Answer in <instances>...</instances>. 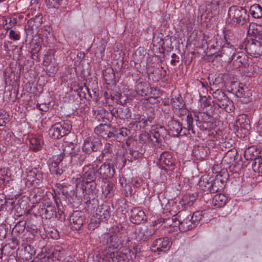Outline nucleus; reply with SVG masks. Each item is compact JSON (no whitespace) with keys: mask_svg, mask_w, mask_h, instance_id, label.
I'll list each match as a JSON object with an SVG mask.
<instances>
[{"mask_svg":"<svg viewBox=\"0 0 262 262\" xmlns=\"http://www.w3.org/2000/svg\"><path fill=\"white\" fill-rule=\"evenodd\" d=\"M76 190L77 192H82L83 197L84 204L88 210L93 211L98 205L97 199V190L95 181L86 183L79 182L77 183Z\"/></svg>","mask_w":262,"mask_h":262,"instance_id":"1","label":"nucleus"},{"mask_svg":"<svg viewBox=\"0 0 262 262\" xmlns=\"http://www.w3.org/2000/svg\"><path fill=\"white\" fill-rule=\"evenodd\" d=\"M249 17L246 9L241 6L233 5L228 9L226 24L234 27L242 26L248 21Z\"/></svg>","mask_w":262,"mask_h":262,"instance_id":"2","label":"nucleus"},{"mask_svg":"<svg viewBox=\"0 0 262 262\" xmlns=\"http://www.w3.org/2000/svg\"><path fill=\"white\" fill-rule=\"evenodd\" d=\"M191 214L186 211H179L176 215L167 220V224L169 226H177L179 225V229L182 232H185L195 226L192 222Z\"/></svg>","mask_w":262,"mask_h":262,"instance_id":"3","label":"nucleus"},{"mask_svg":"<svg viewBox=\"0 0 262 262\" xmlns=\"http://www.w3.org/2000/svg\"><path fill=\"white\" fill-rule=\"evenodd\" d=\"M239 47L241 49H244L246 53L252 57L259 56L262 54V35L257 34L247 39Z\"/></svg>","mask_w":262,"mask_h":262,"instance_id":"4","label":"nucleus"},{"mask_svg":"<svg viewBox=\"0 0 262 262\" xmlns=\"http://www.w3.org/2000/svg\"><path fill=\"white\" fill-rule=\"evenodd\" d=\"M26 173V178L24 180L26 186L30 187L33 186L34 187H41L46 184V179L43 176L41 169L39 167L27 169Z\"/></svg>","mask_w":262,"mask_h":262,"instance_id":"5","label":"nucleus"},{"mask_svg":"<svg viewBox=\"0 0 262 262\" xmlns=\"http://www.w3.org/2000/svg\"><path fill=\"white\" fill-rule=\"evenodd\" d=\"M213 103L214 105L225 110L227 113L234 111V107L233 102L229 100L226 95L221 90H216L213 93Z\"/></svg>","mask_w":262,"mask_h":262,"instance_id":"6","label":"nucleus"},{"mask_svg":"<svg viewBox=\"0 0 262 262\" xmlns=\"http://www.w3.org/2000/svg\"><path fill=\"white\" fill-rule=\"evenodd\" d=\"M72 129L70 121L56 123L49 130L50 136L54 139H58L69 133Z\"/></svg>","mask_w":262,"mask_h":262,"instance_id":"7","label":"nucleus"},{"mask_svg":"<svg viewBox=\"0 0 262 262\" xmlns=\"http://www.w3.org/2000/svg\"><path fill=\"white\" fill-rule=\"evenodd\" d=\"M123 249L121 255H124V258L128 261L136 257L137 254L141 252L140 246L136 243H132L129 238H127L123 245Z\"/></svg>","mask_w":262,"mask_h":262,"instance_id":"8","label":"nucleus"},{"mask_svg":"<svg viewBox=\"0 0 262 262\" xmlns=\"http://www.w3.org/2000/svg\"><path fill=\"white\" fill-rule=\"evenodd\" d=\"M57 185L59 191L66 199H68L71 204L75 203L76 200H79L78 194L80 193V192H77V191L75 192L73 185L65 183H58Z\"/></svg>","mask_w":262,"mask_h":262,"instance_id":"9","label":"nucleus"},{"mask_svg":"<svg viewBox=\"0 0 262 262\" xmlns=\"http://www.w3.org/2000/svg\"><path fill=\"white\" fill-rule=\"evenodd\" d=\"M118 235L106 233L103 235L102 242L108 249H120L123 247L124 243L122 242Z\"/></svg>","mask_w":262,"mask_h":262,"instance_id":"10","label":"nucleus"},{"mask_svg":"<svg viewBox=\"0 0 262 262\" xmlns=\"http://www.w3.org/2000/svg\"><path fill=\"white\" fill-rule=\"evenodd\" d=\"M97 165L96 163L86 164L83 167V179L81 182L86 183L95 181L96 174L98 173Z\"/></svg>","mask_w":262,"mask_h":262,"instance_id":"11","label":"nucleus"},{"mask_svg":"<svg viewBox=\"0 0 262 262\" xmlns=\"http://www.w3.org/2000/svg\"><path fill=\"white\" fill-rule=\"evenodd\" d=\"M196 125L201 130H207L211 127L212 117L207 113L199 112L195 115Z\"/></svg>","mask_w":262,"mask_h":262,"instance_id":"12","label":"nucleus"},{"mask_svg":"<svg viewBox=\"0 0 262 262\" xmlns=\"http://www.w3.org/2000/svg\"><path fill=\"white\" fill-rule=\"evenodd\" d=\"M85 221V216L81 211H75L70 216V222L71 228L75 230H80L82 229L84 222Z\"/></svg>","mask_w":262,"mask_h":262,"instance_id":"13","label":"nucleus"},{"mask_svg":"<svg viewBox=\"0 0 262 262\" xmlns=\"http://www.w3.org/2000/svg\"><path fill=\"white\" fill-rule=\"evenodd\" d=\"M66 158L64 153L61 152L59 155H54L50 159V169L51 171L57 174H61L62 171L59 169L60 167L63 166V161Z\"/></svg>","mask_w":262,"mask_h":262,"instance_id":"14","label":"nucleus"},{"mask_svg":"<svg viewBox=\"0 0 262 262\" xmlns=\"http://www.w3.org/2000/svg\"><path fill=\"white\" fill-rule=\"evenodd\" d=\"M159 163L162 165L161 168L166 171H171L174 169V160L171 154L168 152H163L159 158Z\"/></svg>","mask_w":262,"mask_h":262,"instance_id":"15","label":"nucleus"},{"mask_svg":"<svg viewBox=\"0 0 262 262\" xmlns=\"http://www.w3.org/2000/svg\"><path fill=\"white\" fill-rule=\"evenodd\" d=\"M166 130L164 127L160 126L155 129H151L150 132L145 133L142 135V138H145V140H147L149 142L154 143L158 142L160 139V137H163L166 133Z\"/></svg>","mask_w":262,"mask_h":262,"instance_id":"16","label":"nucleus"},{"mask_svg":"<svg viewBox=\"0 0 262 262\" xmlns=\"http://www.w3.org/2000/svg\"><path fill=\"white\" fill-rule=\"evenodd\" d=\"M136 91L142 96L152 97L156 95V89L145 82H138L136 85Z\"/></svg>","mask_w":262,"mask_h":262,"instance_id":"17","label":"nucleus"},{"mask_svg":"<svg viewBox=\"0 0 262 262\" xmlns=\"http://www.w3.org/2000/svg\"><path fill=\"white\" fill-rule=\"evenodd\" d=\"M156 232L155 227L150 225L145 228L137 229L135 231L136 239L138 241H147Z\"/></svg>","mask_w":262,"mask_h":262,"instance_id":"18","label":"nucleus"},{"mask_svg":"<svg viewBox=\"0 0 262 262\" xmlns=\"http://www.w3.org/2000/svg\"><path fill=\"white\" fill-rule=\"evenodd\" d=\"M168 128L169 134L173 136L177 137L178 135L184 136L186 135V129L183 128L182 124L174 120L171 119L168 122Z\"/></svg>","mask_w":262,"mask_h":262,"instance_id":"19","label":"nucleus"},{"mask_svg":"<svg viewBox=\"0 0 262 262\" xmlns=\"http://www.w3.org/2000/svg\"><path fill=\"white\" fill-rule=\"evenodd\" d=\"M99 144L98 139L94 137H89L84 140L82 150L85 153L90 154L93 151H97Z\"/></svg>","mask_w":262,"mask_h":262,"instance_id":"20","label":"nucleus"},{"mask_svg":"<svg viewBox=\"0 0 262 262\" xmlns=\"http://www.w3.org/2000/svg\"><path fill=\"white\" fill-rule=\"evenodd\" d=\"M39 213L42 218L50 219L57 217L56 209L54 206L44 204L39 209Z\"/></svg>","mask_w":262,"mask_h":262,"instance_id":"21","label":"nucleus"},{"mask_svg":"<svg viewBox=\"0 0 262 262\" xmlns=\"http://www.w3.org/2000/svg\"><path fill=\"white\" fill-rule=\"evenodd\" d=\"M234 49L232 47H224L221 51L211 55L214 59L222 57L224 60L232 61L233 55L235 54Z\"/></svg>","mask_w":262,"mask_h":262,"instance_id":"22","label":"nucleus"},{"mask_svg":"<svg viewBox=\"0 0 262 262\" xmlns=\"http://www.w3.org/2000/svg\"><path fill=\"white\" fill-rule=\"evenodd\" d=\"M171 243L167 237H161L156 239L152 245L155 248L154 251L159 252H166L170 248Z\"/></svg>","mask_w":262,"mask_h":262,"instance_id":"23","label":"nucleus"},{"mask_svg":"<svg viewBox=\"0 0 262 262\" xmlns=\"http://www.w3.org/2000/svg\"><path fill=\"white\" fill-rule=\"evenodd\" d=\"M146 220L144 211L139 207L133 208L130 212V221L135 224H140Z\"/></svg>","mask_w":262,"mask_h":262,"instance_id":"24","label":"nucleus"},{"mask_svg":"<svg viewBox=\"0 0 262 262\" xmlns=\"http://www.w3.org/2000/svg\"><path fill=\"white\" fill-rule=\"evenodd\" d=\"M95 214L102 221L107 220L111 216L112 212L111 207L106 204H103L97 206Z\"/></svg>","mask_w":262,"mask_h":262,"instance_id":"25","label":"nucleus"},{"mask_svg":"<svg viewBox=\"0 0 262 262\" xmlns=\"http://www.w3.org/2000/svg\"><path fill=\"white\" fill-rule=\"evenodd\" d=\"M98 173L100 178L103 179L111 178L113 177L115 170L112 165L110 163H104L98 169Z\"/></svg>","mask_w":262,"mask_h":262,"instance_id":"26","label":"nucleus"},{"mask_svg":"<svg viewBox=\"0 0 262 262\" xmlns=\"http://www.w3.org/2000/svg\"><path fill=\"white\" fill-rule=\"evenodd\" d=\"M233 66L235 68H238L241 66L246 67L248 62V57L247 55L243 52L235 53L233 55L232 60Z\"/></svg>","mask_w":262,"mask_h":262,"instance_id":"27","label":"nucleus"},{"mask_svg":"<svg viewBox=\"0 0 262 262\" xmlns=\"http://www.w3.org/2000/svg\"><path fill=\"white\" fill-rule=\"evenodd\" d=\"M211 2H206L200 6L199 11L201 14V19H206L208 17H212V12L217 10V8H214Z\"/></svg>","mask_w":262,"mask_h":262,"instance_id":"28","label":"nucleus"},{"mask_svg":"<svg viewBox=\"0 0 262 262\" xmlns=\"http://www.w3.org/2000/svg\"><path fill=\"white\" fill-rule=\"evenodd\" d=\"M35 254V250L34 247L27 244L24 245L23 249H21L19 251L20 256L26 261L30 260Z\"/></svg>","mask_w":262,"mask_h":262,"instance_id":"29","label":"nucleus"},{"mask_svg":"<svg viewBox=\"0 0 262 262\" xmlns=\"http://www.w3.org/2000/svg\"><path fill=\"white\" fill-rule=\"evenodd\" d=\"M196 200V196L193 194L187 193L184 195L179 202V207L181 206L182 210L192 206Z\"/></svg>","mask_w":262,"mask_h":262,"instance_id":"30","label":"nucleus"},{"mask_svg":"<svg viewBox=\"0 0 262 262\" xmlns=\"http://www.w3.org/2000/svg\"><path fill=\"white\" fill-rule=\"evenodd\" d=\"M237 126L245 130V134L250 129V120L247 115L242 114L238 116L236 120Z\"/></svg>","mask_w":262,"mask_h":262,"instance_id":"31","label":"nucleus"},{"mask_svg":"<svg viewBox=\"0 0 262 262\" xmlns=\"http://www.w3.org/2000/svg\"><path fill=\"white\" fill-rule=\"evenodd\" d=\"M236 95L241 99L242 102L247 103L252 99V92L247 88H239L236 92Z\"/></svg>","mask_w":262,"mask_h":262,"instance_id":"32","label":"nucleus"},{"mask_svg":"<svg viewBox=\"0 0 262 262\" xmlns=\"http://www.w3.org/2000/svg\"><path fill=\"white\" fill-rule=\"evenodd\" d=\"M163 68L148 67L147 69L149 79L157 81L162 77Z\"/></svg>","mask_w":262,"mask_h":262,"instance_id":"33","label":"nucleus"},{"mask_svg":"<svg viewBox=\"0 0 262 262\" xmlns=\"http://www.w3.org/2000/svg\"><path fill=\"white\" fill-rule=\"evenodd\" d=\"M236 154V151L234 150H229L223 157L221 164L227 165L229 168L235 162Z\"/></svg>","mask_w":262,"mask_h":262,"instance_id":"34","label":"nucleus"},{"mask_svg":"<svg viewBox=\"0 0 262 262\" xmlns=\"http://www.w3.org/2000/svg\"><path fill=\"white\" fill-rule=\"evenodd\" d=\"M200 189L203 191H209L211 189L212 183L211 179L208 176L201 177L198 184Z\"/></svg>","mask_w":262,"mask_h":262,"instance_id":"35","label":"nucleus"},{"mask_svg":"<svg viewBox=\"0 0 262 262\" xmlns=\"http://www.w3.org/2000/svg\"><path fill=\"white\" fill-rule=\"evenodd\" d=\"M227 201L226 196L222 193L215 194L212 200V204L214 206L217 208H220L224 206Z\"/></svg>","mask_w":262,"mask_h":262,"instance_id":"36","label":"nucleus"},{"mask_svg":"<svg viewBox=\"0 0 262 262\" xmlns=\"http://www.w3.org/2000/svg\"><path fill=\"white\" fill-rule=\"evenodd\" d=\"M259 154V151L255 147L252 146L248 147L245 150L244 157L246 160H251L253 162L259 157L258 156Z\"/></svg>","mask_w":262,"mask_h":262,"instance_id":"37","label":"nucleus"},{"mask_svg":"<svg viewBox=\"0 0 262 262\" xmlns=\"http://www.w3.org/2000/svg\"><path fill=\"white\" fill-rule=\"evenodd\" d=\"M30 148L37 151L41 149L43 145L42 139L37 137H32L30 138Z\"/></svg>","mask_w":262,"mask_h":262,"instance_id":"38","label":"nucleus"},{"mask_svg":"<svg viewBox=\"0 0 262 262\" xmlns=\"http://www.w3.org/2000/svg\"><path fill=\"white\" fill-rule=\"evenodd\" d=\"M114 184L113 183L108 181L105 183L102 191V193L105 198L109 199L112 198L114 195Z\"/></svg>","mask_w":262,"mask_h":262,"instance_id":"39","label":"nucleus"},{"mask_svg":"<svg viewBox=\"0 0 262 262\" xmlns=\"http://www.w3.org/2000/svg\"><path fill=\"white\" fill-rule=\"evenodd\" d=\"M250 12L252 16L255 18L262 17V7L259 4H255L250 7Z\"/></svg>","mask_w":262,"mask_h":262,"instance_id":"40","label":"nucleus"},{"mask_svg":"<svg viewBox=\"0 0 262 262\" xmlns=\"http://www.w3.org/2000/svg\"><path fill=\"white\" fill-rule=\"evenodd\" d=\"M131 117V113L128 108L124 107H119V110L117 112L116 118L121 119H127Z\"/></svg>","mask_w":262,"mask_h":262,"instance_id":"41","label":"nucleus"},{"mask_svg":"<svg viewBox=\"0 0 262 262\" xmlns=\"http://www.w3.org/2000/svg\"><path fill=\"white\" fill-rule=\"evenodd\" d=\"M103 77L105 81L107 84H110L115 80V76L114 70L112 68H107L103 72Z\"/></svg>","mask_w":262,"mask_h":262,"instance_id":"42","label":"nucleus"},{"mask_svg":"<svg viewBox=\"0 0 262 262\" xmlns=\"http://www.w3.org/2000/svg\"><path fill=\"white\" fill-rule=\"evenodd\" d=\"M151 119L146 118L144 116H141L138 118L136 119L135 121L133 122L134 125H137L139 124L140 128H144L148 125V123L151 122Z\"/></svg>","mask_w":262,"mask_h":262,"instance_id":"43","label":"nucleus"},{"mask_svg":"<svg viewBox=\"0 0 262 262\" xmlns=\"http://www.w3.org/2000/svg\"><path fill=\"white\" fill-rule=\"evenodd\" d=\"M28 23L32 24V27H39L42 23V15L40 13H37L34 17L30 18Z\"/></svg>","mask_w":262,"mask_h":262,"instance_id":"44","label":"nucleus"},{"mask_svg":"<svg viewBox=\"0 0 262 262\" xmlns=\"http://www.w3.org/2000/svg\"><path fill=\"white\" fill-rule=\"evenodd\" d=\"M245 70V73L248 77H251L254 73H256L258 69V67L252 63L248 62Z\"/></svg>","mask_w":262,"mask_h":262,"instance_id":"45","label":"nucleus"},{"mask_svg":"<svg viewBox=\"0 0 262 262\" xmlns=\"http://www.w3.org/2000/svg\"><path fill=\"white\" fill-rule=\"evenodd\" d=\"M252 167L254 171L262 173V156L258 157L252 162Z\"/></svg>","mask_w":262,"mask_h":262,"instance_id":"46","label":"nucleus"},{"mask_svg":"<svg viewBox=\"0 0 262 262\" xmlns=\"http://www.w3.org/2000/svg\"><path fill=\"white\" fill-rule=\"evenodd\" d=\"M6 83L15 81V73L11 68H7L4 72Z\"/></svg>","mask_w":262,"mask_h":262,"instance_id":"47","label":"nucleus"},{"mask_svg":"<svg viewBox=\"0 0 262 262\" xmlns=\"http://www.w3.org/2000/svg\"><path fill=\"white\" fill-rule=\"evenodd\" d=\"M171 103L173 107L177 110H180L183 107L184 104L181 96L172 98L171 100Z\"/></svg>","mask_w":262,"mask_h":262,"instance_id":"48","label":"nucleus"},{"mask_svg":"<svg viewBox=\"0 0 262 262\" xmlns=\"http://www.w3.org/2000/svg\"><path fill=\"white\" fill-rule=\"evenodd\" d=\"M186 122H187V127H183V128H185L186 129V135L187 134H189V132L191 131L192 133L193 134H195V132L193 130V119L192 116V115L190 113H189L187 115L186 117Z\"/></svg>","mask_w":262,"mask_h":262,"instance_id":"49","label":"nucleus"},{"mask_svg":"<svg viewBox=\"0 0 262 262\" xmlns=\"http://www.w3.org/2000/svg\"><path fill=\"white\" fill-rule=\"evenodd\" d=\"M101 222H103L96 214H95L90 220V222L88 225V228L90 230H94L98 227Z\"/></svg>","mask_w":262,"mask_h":262,"instance_id":"50","label":"nucleus"},{"mask_svg":"<svg viewBox=\"0 0 262 262\" xmlns=\"http://www.w3.org/2000/svg\"><path fill=\"white\" fill-rule=\"evenodd\" d=\"M110 256L112 262H128L124 258V255L115 253L114 252L111 253Z\"/></svg>","mask_w":262,"mask_h":262,"instance_id":"51","label":"nucleus"},{"mask_svg":"<svg viewBox=\"0 0 262 262\" xmlns=\"http://www.w3.org/2000/svg\"><path fill=\"white\" fill-rule=\"evenodd\" d=\"M64 250L62 248L59 246H57L54 248V251L52 252L53 256L58 260H60L63 257Z\"/></svg>","mask_w":262,"mask_h":262,"instance_id":"52","label":"nucleus"},{"mask_svg":"<svg viewBox=\"0 0 262 262\" xmlns=\"http://www.w3.org/2000/svg\"><path fill=\"white\" fill-rule=\"evenodd\" d=\"M202 212L201 211H196L194 212L192 215L191 214V219L195 227L199 224V222L202 220Z\"/></svg>","mask_w":262,"mask_h":262,"instance_id":"53","label":"nucleus"},{"mask_svg":"<svg viewBox=\"0 0 262 262\" xmlns=\"http://www.w3.org/2000/svg\"><path fill=\"white\" fill-rule=\"evenodd\" d=\"M8 228L4 224H1L0 225V239L3 240L6 237L8 232Z\"/></svg>","mask_w":262,"mask_h":262,"instance_id":"54","label":"nucleus"},{"mask_svg":"<svg viewBox=\"0 0 262 262\" xmlns=\"http://www.w3.org/2000/svg\"><path fill=\"white\" fill-rule=\"evenodd\" d=\"M40 50V47H39V45L38 43H36L35 47L32 49L31 51V56L32 59L34 60H38V53Z\"/></svg>","mask_w":262,"mask_h":262,"instance_id":"55","label":"nucleus"},{"mask_svg":"<svg viewBox=\"0 0 262 262\" xmlns=\"http://www.w3.org/2000/svg\"><path fill=\"white\" fill-rule=\"evenodd\" d=\"M108 126L106 124H100L99 126H97L95 128V132L101 136H103V132L105 131L106 128H108Z\"/></svg>","mask_w":262,"mask_h":262,"instance_id":"56","label":"nucleus"},{"mask_svg":"<svg viewBox=\"0 0 262 262\" xmlns=\"http://www.w3.org/2000/svg\"><path fill=\"white\" fill-rule=\"evenodd\" d=\"M7 178V169L6 168L0 169V184L4 183Z\"/></svg>","mask_w":262,"mask_h":262,"instance_id":"57","label":"nucleus"},{"mask_svg":"<svg viewBox=\"0 0 262 262\" xmlns=\"http://www.w3.org/2000/svg\"><path fill=\"white\" fill-rule=\"evenodd\" d=\"M106 48V43H101V45L97 47L96 50V53L98 54L99 52L101 57H102L104 54V51Z\"/></svg>","mask_w":262,"mask_h":262,"instance_id":"58","label":"nucleus"},{"mask_svg":"<svg viewBox=\"0 0 262 262\" xmlns=\"http://www.w3.org/2000/svg\"><path fill=\"white\" fill-rule=\"evenodd\" d=\"M53 56L48 52L45 55L43 64L45 66H48L52 59Z\"/></svg>","mask_w":262,"mask_h":262,"instance_id":"59","label":"nucleus"},{"mask_svg":"<svg viewBox=\"0 0 262 262\" xmlns=\"http://www.w3.org/2000/svg\"><path fill=\"white\" fill-rule=\"evenodd\" d=\"M7 120V115L2 111H0V126H3Z\"/></svg>","mask_w":262,"mask_h":262,"instance_id":"60","label":"nucleus"},{"mask_svg":"<svg viewBox=\"0 0 262 262\" xmlns=\"http://www.w3.org/2000/svg\"><path fill=\"white\" fill-rule=\"evenodd\" d=\"M116 132L117 133V135L126 137L128 135L129 130L126 128H121L118 131H116Z\"/></svg>","mask_w":262,"mask_h":262,"instance_id":"61","label":"nucleus"},{"mask_svg":"<svg viewBox=\"0 0 262 262\" xmlns=\"http://www.w3.org/2000/svg\"><path fill=\"white\" fill-rule=\"evenodd\" d=\"M9 37L14 40H17L20 39V35L14 30H10L9 32Z\"/></svg>","mask_w":262,"mask_h":262,"instance_id":"62","label":"nucleus"},{"mask_svg":"<svg viewBox=\"0 0 262 262\" xmlns=\"http://www.w3.org/2000/svg\"><path fill=\"white\" fill-rule=\"evenodd\" d=\"M211 183H212V186H211V189H209V191L212 192H215L219 190V188L216 186V184L219 183V181L217 180L213 181V180H211Z\"/></svg>","mask_w":262,"mask_h":262,"instance_id":"63","label":"nucleus"},{"mask_svg":"<svg viewBox=\"0 0 262 262\" xmlns=\"http://www.w3.org/2000/svg\"><path fill=\"white\" fill-rule=\"evenodd\" d=\"M66 262H81V260L75 256H69L68 257Z\"/></svg>","mask_w":262,"mask_h":262,"instance_id":"64","label":"nucleus"}]
</instances>
